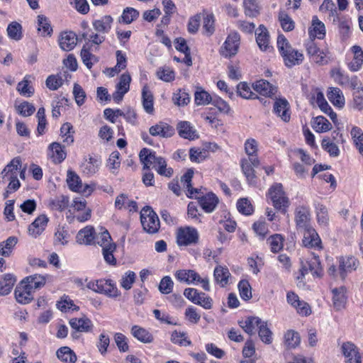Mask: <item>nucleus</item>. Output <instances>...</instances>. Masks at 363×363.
<instances>
[{"instance_id": "nucleus-20", "label": "nucleus", "mask_w": 363, "mask_h": 363, "mask_svg": "<svg viewBox=\"0 0 363 363\" xmlns=\"http://www.w3.org/2000/svg\"><path fill=\"white\" fill-rule=\"evenodd\" d=\"M194 176V171L189 169L181 178V182L183 184L184 187L187 190L186 195L189 198L198 199V194H201V189L193 188L191 185V179Z\"/></svg>"}, {"instance_id": "nucleus-24", "label": "nucleus", "mask_w": 363, "mask_h": 363, "mask_svg": "<svg viewBox=\"0 0 363 363\" xmlns=\"http://www.w3.org/2000/svg\"><path fill=\"white\" fill-rule=\"evenodd\" d=\"M333 303L336 311L345 308L347 303L346 289L344 286L335 288L332 290Z\"/></svg>"}, {"instance_id": "nucleus-16", "label": "nucleus", "mask_w": 363, "mask_h": 363, "mask_svg": "<svg viewBox=\"0 0 363 363\" xmlns=\"http://www.w3.org/2000/svg\"><path fill=\"white\" fill-rule=\"evenodd\" d=\"M21 167V160L19 157L13 158L3 169L0 174V182L6 183V178L13 176L18 177V169Z\"/></svg>"}, {"instance_id": "nucleus-64", "label": "nucleus", "mask_w": 363, "mask_h": 363, "mask_svg": "<svg viewBox=\"0 0 363 363\" xmlns=\"http://www.w3.org/2000/svg\"><path fill=\"white\" fill-rule=\"evenodd\" d=\"M238 289L240 297L243 300L248 301L252 298V288L248 281L241 280L238 284Z\"/></svg>"}, {"instance_id": "nucleus-25", "label": "nucleus", "mask_w": 363, "mask_h": 363, "mask_svg": "<svg viewBox=\"0 0 363 363\" xmlns=\"http://www.w3.org/2000/svg\"><path fill=\"white\" fill-rule=\"evenodd\" d=\"M198 199L200 206L206 213L213 212L219 201L218 198L213 193H208L205 196L199 197Z\"/></svg>"}, {"instance_id": "nucleus-17", "label": "nucleus", "mask_w": 363, "mask_h": 363, "mask_svg": "<svg viewBox=\"0 0 363 363\" xmlns=\"http://www.w3.org/2000/svg\"><path fill=\"white\" fill-rule=\"evenodd\" d=\"M358 265L357 259L354 257H342L340 259V277L344 279L347 272L355 270Z\"/></svg>"}, {"instance_id": "nucleus-40", "label": "nucleus", "mask_w": 363, "mask_h": 363, "mask_svg": "<svg viewBox=\"0 0 363 363\" xmlns=\"http://www.w3.org/2000/svg\"><path fill=\"white\" fill-rule=\"evenodd\" d=\"M15 282L16 279L11 274H5L0 281V295L6 296L9 294L11 291Z\"/></svg>"}, {"instance_id": "nucleus-7", "label": "nucleus", "mask_w": 363, "mask_h": 363, "mask_svg": "<svg viewBox=\"0 0 363 363\" xmlns=\"http://www.w3.org/2000/svg\"><path fill=\"white\" fill-rule=\"evenodd\" d=\"M299 232L303 234L302 244L305 247L318 250L323 249L321 239L312 226Z\"/></svg>"}, {"instance_id": "nucleus-9", "label": "nucleus", "mask_w": 363, "mask_h": 363, "mask_svg": "<svg viewBox=\"0 0 363 363\" xmlns=\"http://www.w3.org/2000/svg\"><path fill=\"white\" fill-rule=\"evenodd\" d=\"M295 222L298 232L311 227L310 211L307 207L301 206L296 208Z\"/></svg>"}, {"instance_id": "nucleus-42", "label": "nucleus", "mask_w": 363, "mask_h": 363, "mask_svg": "<svg viewBox=\"0 0 363 363\" xmlns=\"http://www.w3.org/2000/svg\"><path fill=\"white\" fill-rule=\"evenodd\" d=\"M213 96L201 88H198L194 94L195 104L198 106H205L211 103Z\"/></svg>"}, {"instance_id": "nucleus-55", "label": "nucleus", "mask_w": 363, "mask_h": 363, "mask_svg": "<svg viewBox=\"0 0 363 363\" xmlns=\"http://www.w3.org/2000/svg\"><path fill=\"white\" fill-rule=\"evenodd\" d=\"M208 155V152L205 149L191 148L189 150V158L191 162H201L203 161Z\"/></svg>"}, {"instance_id": "nucleus-41", "label": "nucleus", "mask_w": 363, "mask_h": 363, "mask_svg": "<svg viewBox=\"0 0 363 363\" xmlns=\"http://www.w3.org/2000/svg\"><path fill=\"white\" fill-rule=\"evenodd\" d=\"M312 128L318 133H323L330 130L332 125L325 117L317 116L312 122Z\"/></svg>"}, {"instance_id": "nucleus-2", "label": "nucleus", "mask_w": 363, "mask_h": 363, "mask_svg": "<svg viewBox=\"0 0 363 363\" xmlns=\"http://www.w3.org/2000/svg\"><path fill=\"white\" fill-rule=\"evenodd\" d=\"M140 221L143 230L149 234L159 231L160 223L157 215L150 206L144 207L140 211Z\"/></svg>"}, {"instance_id": "nucleus-18", "label": "nucleus", "mask_w": 363, "mask_h": 363, "mask_svg": "<svg viewBox=\"0 0 363 363\" xmlns=\"http://www.w3.org/2000/svg\"><path fill=\"white\" fill-rule=\"evenodd\" d=\"M95 230L92 226L87 225L81 229L77 236V242L80 245H92L95 240Z\"/></svg>"}, {"instance_id": "nucleus-15", "label": "nucleus", "mask_w": 363, "mask_h": 363, "mask_svg": "<svg viewBox=\"0 0 363 363\" xmlns=\"http://www.w3.org/2000/svg\"><path fill=\"white\" fill-rule=\"evenodd\" d=\"M149 133L152 136L167 138L174 134V129L172 126L164 122H159L150 128Z\"/></svg>"}, {"instance_id": "nucleus-4", "label": "nucleus", "mask_w": 363, "mask_h": 363, "mask_svg": "<svg viewBox=\"0 0 363 363\" xmlns=\"http://www.w3.org/2000/svg\"><path fill=\"white\" fill-rule=\"evenodd\" d=\"M139 156L143 164V169H149L152 166L157 171V168H160V166L164 165L166 162L164 157L157 156L155 152L147 148L142 149Z\"/></svg>"}, {"instance_id": "nucleus-50", "label": "nucleus", "mask_w": 363, "mask_h": 363, "mask_svg": "<svg viewBox=\"0 0 363 363\" xmlns=\"http://www.w3.org/2000/svg\"><path fill=\"white\" fill-rule=\"evenodd\" d=\"M69 238L68 231L65 226H58L54 235V244L55 245H65L67 243Z\"/></svg>"}, {"instance_id": "nucleus-61", "label": "nucleus", "mask_w": 363, "mask_h": 363, "mask_svg": "<svg viewBox=\"0 0 363 363\" xmlns=\"http://www.w3.org/2000/svg\"><path fill=\"white\" fill-rule=\"evenodd\" d=\"M243 4L246 16L255 17L259 13V6L257 0H244Z\"/></svg>"}, {"instance_id": "nucleus-33", "label": "nucleus", "mask_w": 363, "mask_h": 363, "mask_svg": "<svg viewBox=\"0 0 363 363\" xmlns=\"http://www.w3.org/2000/svg\"><path fill=\"white\" fill-rule=\"evenodd\" d=\"M49 150L51 151V157L54 162L61 163L66 158V152L64 147L59 143L54 142L49 145Z\"/></svg>"}, {"instance_id": "nucleus-53", "label": "nucleus", "mask_w": 363, "mask_h": 363, "mask_svg": "<svg viewBox=\"0 0 363 363\" xmlns=\"http://www.w3.org/2000/svg\"><path fill=\"white\" fill-rule=\"evenodd\" d=\"M112 238L108 232V230H105L103 232L96 235L95 240H94V244H97L102 249L109 245V244H113Z\"/></svg>"}, {"instance_id": "nucleus-13", "label": "nucleus", "mask_w": 363, "mask_h": 363, "mask_svg": "<svg viewBox=\"0 0 363 363\" xmlns=\"http://www.w3.org/2000/svg\"><path fill=\"white\" fill-rule=\"evenodd\" d=\"M32 291L26 284V281L22 280L15 289L16 301L22 304L28 303L33 298Z\"/></svg>"}, {"instance_id": "nucleus-59", "label": "nucleus", "mask_w": 363, "mask_h": 363, "mask_svg": "<svg viewBox=\"0 0 363 363\" xmlns=\"http://www.w3.org/2000/svg\"><path fill=\"white\" fill-rule=\"evenodd\" d=\"M259 336L262 341L266 344L272 342V333L267 325V323L262 320L259 326Z\"/></svg>"}, {"instance_id": "nucleus-47", "label": "nucleus", "mask_w": 363, "mask_h": 363, "mask_svg": "<svg viewBox=\"0 0 363 363\" xmlns=\"http://www.w3.org/2000/svg\"><path fill=\"white\" fill-rule=\"evenodd\" d=\"M241 167L242 172L245 177H247L248 182L250 184H252L255 181V175L254 167H255L250 161V158L248 159H242L241 161Z\"/></svg>"}, {"instance_id": "nucleus-46", "label": "nucleus", "mask_w": 363, "mask_h": 363, "mask_svg": "<svg viewBox=\"0 0 363 363\" xmlns=\"http://www.w3.org/2000/svg\"><path fill=\"white\" fill-rule=\"evenodd\" d=\"M23 281H26V284L31 290L39 289L45 284V277L39 274L27 277L23 279Z\"/></svg>"}, {"instance_id": "nucleus-31", "label": "nucleus", "mask_w": 363, "mask_h": 363, "mask_svg": "<svg viewBox=\"0 0 363 363\" xmlns=\"http://www.w3.org/2000/svg\"><path fill=\"white\" fill-rule=\"evenodd\" d=\"M311 38L323 39L325 35V28L323 23L318 20L316 16L313 17L312 25L308 30Z\"/></svg>"}, {"instance_id": "nucleus-51", "label": "nucleus", "mask_w": 363, "mask_h": 363, "mask_svg": "<svg viewBox=\"0 0 363 363\" xmlns=\"http://www.w3.org/2000/svg\"><path fill=\"white\" fill-rule=\"evenodd\" d=\"M18 239L14 236L9 237L4 242H0V255L9 256L13 247L17 244Z\"/></svg>"}, {"instance_id": "nucleus-21", "label": "nucleus", "mask_w": 363, "mask_h": 363, "mask_svg": "<svg viewBox=\"0 0 363 363\" xmlns=\"http://www.w3.org/2000/svg\"><path fill=\"white\" fill-rule=\"evenodd\" d=\"M69 325L74 330L81 333L89 332L93 328L91 320L86 316L70 319Z\"/></svg>"}, {"instance_id": "nucleus-45", "label": "nucleus", "mask_w": 363, "mask_h": 363, "mask_svg": "<svg viewBox=\"0 0 363 363\" xmlns=\"http://www.w3.org/2000/svg\"><path fill=\"white\" fill-rule=\"evenodd\" d=\"M328 99L338 107H342L345 104V99L341 90L339 88H331L328 94Z\"/></svg>"}, {"instance_id": "nucleus-27", "label": "nucleus", "mask_w": 363, "mask_h": 363, "mask_svg": "<svg viewBox=\"0 0 363 363\" xmlns=\"http://www.w3.org/2000/svg\"><path fill=\"white\" fill-rule=\"evenodd\" d=\"M113 18L109 15H106L100 19L93 21L92 25L94 30L99 33H108L112 26Z\"/></svg>"}, {"instance_id": "nucleus-58", "label": "nucleus", "mask_w": 363, "mask_h": 363, "mask_svg": "<svg viewBox=\"0 0 363 363\" xmlns=\"http://www.w3.org/2000/svg\"><path fill=\"white\" fill-rule=\"evenodd\" d=\"M238 92L244 99H253L257 98L256 93L252 91L250 86L245 82H240L237 86Z\"/></svg>"}, {"instance_id": "nucleus-54", "label": "nucleus", "mask_w": 363, "mask_h": 363, "mask_svg": "<svg viewBox=\"0 0 363 363\" xmlns=\"http://www.w3.org/2000/svg\"><path fill=\"white\" fill-rule=\"evenodd\" d=\"M73 126L69 123H64L60 128V133L62 137L65 138L63 142L67 145H71L74 142Z\"/></svg>"}, {"instance_id": "nucleus-49", "label": "nucleus", "mask_w": 363, "mask_h": 363, "mask_svg": "<svg viewBox=\"0 0 363 363\" xmlns=\"http://www.w3.org/2000/svg\"><path fill=\"white\" fill-rule=\"evenodd\" d=\"M279 21L284 31H291L295 28V23L292 18L284 11L279 13Z\"/></svg>"}, {"instance_id": "nucleus-12", "label": "nucleus", "mask_w": 363, "mask_h": 363, "mask_svg": "<svg viewBox=\"0 0 363 363\" xmlns=\"http://www.w3.org/2000/svg\"><path fill=\"white\" fill-rule=\"evenodd\" d=\"M48 218L43 214L37 217L35 220L30 223L28 228V233L31 237L36 238L45 230L48 223Z\"/></svg>"}, {"instance_id": "nucleus-56", "label": "nucleus", "mask_w": 363, "mask_h": 363, "mask_svg": "<svg viewBox=\"0 0 363 363\" xmlns=\"http://www.w3.org/2000/svg\"><path fill=\"white\" fill-rule=\"evenodd\" d=\"M7 33L10 38L19 40L22 38V27L17 22L11 23L7 28Z\"/></svg>"}, {"instance_id": "nucleus-10", "label": "nucleus", "mask_w": 363, "mask_h": 363, "mask_svg": "<svg viewBox=\"0 0 363 363\" xmlns=\"http://www.w3.org/2000/svg\"><path fill=\"white\" fill-rule=\"evenodd\" d=\"M342 352L345 357V363H362V357L357 347L352 342H344L341 347Z\"/></svg>"}, {"instance_id": "nucleus-43", "label": "nucleus", "mask_w": 363, "mask_h": 363, "mask_svg": "<svg viewBox=\"0 0 363 363\" xmlns=\"http://www.w3.org/2000/svg\"><path fill=\"white\" fill-rule=\"evenodd\" d=\"M143 106L145 111L150 114L154 112L153 96L147 86H144L142 91Z\"/></svg>"}, {"instance_id": "nucleus-52", "label": "nucleus", "mask_w": 363, "mask_h": 363, "mask_svg": "<svg viewBox=\"0 0 363 363\" xmlns=\"http://www.w3.org/2000/svg\"><path fill=\"white\" fill-rule=\"evenodd\" d=\"M285 344L288 348H295L301 342L299 334L294 330H289L284 335Z\"/></svg>"}, {"instance_id": "nucleus-28", "label": "nucleus", "mask_w": 363, "mask_h": 363, "mask_svg": "<svg viewBox=\"0 0 363 363\" xmlns=\"http://www.w3.org/2000/svg\"><path fill=\"white\" fill-rule=\"evenodd\" d=\"M245 150L250 158V161L255 167H258L259 161L257 157V143L255 139H247L245 143Z\"/></svg>"}, {"instance_id": "nucleus-19", "label": "nucleus", "mask_w": 363, "mask_h": 363, "mask_svg": "<svg viewBox=\"0 0 363 363\" xmlns=\"http://www.w3.org/2000/svg\"><path fill=\"white\" fill-rule=\"evenodd\" d=\"M252 88L256 93L268 97H272L277 91V88L264 79L257 81L252 84Z\"/></svg>"}, {"instance_id": "nucleus-35", "label": "nucleus", "mask_w": 363, "mask_h": 363, "mask_svg": "<svg viewBox=\"0 0 363 363\" xmlns=\"http://www.w3.org/2000/svg\"><path fill=\"white\" fill-rule=\"evenodd\" d=\"M99 164L100 160L98 158L90 156L82 163V169L84 173L92 175L98 171Z\"/></svg>"}, {"instance_id": "nucleus-8", "label": "nucleus", "mask_w": 363, "mask_h": 363, "mask_svg": "<svg viewBox=\"0 0 363 363\" xmlns=\"http://www.w3.org/2000/svg\"><path fill=\"white\" fill-rule=\"evenodd\" d=\"M199 240L197 230L191 227L180 228L177 235V242L179 246H187L196 244Z\"/></svg>"}, {"instance_id": "nucleus-48", "label": "nucleus", "mask_w": 363, "mask_h": 363, "mask_svg": "<svg viewBox=\"0 0 363 363\" xmlns=\"http://www.w3.org/2000/svg\"><path fill=\"white\" fill-rule=\"evenodd\" d=\"M116 250V243L109 244V245L102 249V255L105 262L115 266L116 264V259L113 255V252Z\"/></svg>"}, {"instance_id": "nucleus-1", "label": "nucleus", "mask_w": 363, "mask_h": 363, "mask_svg": "<svg viewBox=\"0 0 363 363\" xmlns=\"http://www.w3.org/2000/svg\"><path fill=\"white\" fill-rule=\"evenodd\" d=\"M277 48L286 67H291L302 63L303 60V55L294 49L291 46L288 40L282 34L278 35Z\"/></svg>"}, {"instance_id": "nucleus-38", "label": "nucleus", "mask_w": 363, "mask_h": 363, "mask_svg": "<svg viewBox=\"0 0 363 363\" xmlns=\"http://www.w3.org/2000/svg\"><path fill=\"white\" fill-rule=\"evenodd\" d=\"M14 108L17 113L23 117H28L31 116L35 111V106L28 101H23L18 103L16 101Z\"/></svg>"}, {"instance_id": "nucleus-63", "label": "nucleus", "mask_w": 363, "mask_h": 363, "mask_svg": "<svg viewBox=\"0 0 363 363\" xmlns=\"http://www.w3.org/2000/svg\"><path fill=\"white\" fill-rule=\"evenodd\" d=\"M172 100L175 105L184 106L189 103L190 97L187 92L179 89L174 94Z\"/></svg>"}, {"instance_id": "nucleus-29", "label": "nucleus", "mask_w": 363, "mask_h": 363, "mask_svg": "<svg viewBox=\"0 0 363 363\" xmlns=\"http://www.w3.org/2000/svg\"><path fill=\"white\" fill-rule=\"evenodd\" d=\"M317 222L320 226L325 228L329 225L330 218L328 208L320 203L315 205Z\"/></svg>"}, {"instance_id": "nucleus-62", "label": "nucleus", "mask_w": 363, "mask_h": 363, "mask_svg": "<svg viewBox=\"0 0 363 363\" xmlns=\"http://www.w3.org/2000/svg\"><path fill=\"white\" fill-rule=\"evenodd\" d=\"M109 281V279H99L96 280L95 281H89L86 284V287L89 289H91L95 292L99 293V294H104L106 291V288H107L108 283Z\"/></svg>"}, {"instance_id": "nucleus-34", "label": "nucleus", "mask_w": 363, "mask_h": 363, "mask_svg": "<svg viewBox=\"0 0 363 363\" xmlns=\"http://www.w3.org/2000/svg\"><path fill=\"white\" fill-rule=\"evenodd\" d=\"M57 357L65 363H74L77 361V355L69 347H62L56 352Z\"/></svg>"}, {"instance_id": "nucleus-32", "label": "nucleus", "mask_w": 363, "mask_h": 363, "mask_svg": "<svg viewBox=\"0 0 363 363\" xmlns=\"http://www.w3.org/2000/svg\"><path fill=\"white\" fill-rule=\"evenodd\" d=\"M131 334L134 337L143 343H151L154 340L152 335L149 331L138 325H133L132 327Z\"/></svg>"}, {"instance_id": "nucleus-36", "label": "nucleus", "mask_w": 363, "mask_h": 363, "mask_svg": "<svg viewBox=\"0 0 363 363\" xmlns=\"http://www.w3.org/2000/svg\"><path fill=\"white\" fill-rule=\"evenodd\" d=\"M177 128L179 135L185 139L194 140L197 138L196 131L193 130L190 123L186 121L180 122L178 124Z\"/></svg>"}, {"instance_id": "nucleus-3", "label": "nucleus", "mask_w": 363, "mask_h": 363, "mask_svg": "<svg viewBox=\"0 0 363 363\" xmlns=\"http://www.w3.org/2000/svg\"><path fill=\"white\" fill-rule=\"evenodd\" d=\"M269 195L272 201L274 207L285 213L289 206V198L286 196L283 190V186L280 183H277L269 189Z\"/></svg>"}, {"instance_id": "nucleus-60", "label": "nucleus", "mask_w": 363, "mask_h": 363, "mask_svg": "<svg viewBox=\"0 0 363 363\" xmlns=\"http://www.w3.org/2000/svg\"><path fill=\"white\" fill-rule=\"evenodd\" d=\"M67 183L69 188L73 191H77L79 186L82 184L79 177L74 172L69 170L67 172Z\"/></svg>"}, {"instance_id": "nucleus-37", "label": "nucleus", "mask_w": 363, "mask_h": 363, "mask_svg": "<svg viewBox=\"0 0 363 363\" xmlns=\"http://www.w3.org/2000/svg\"><path fill=\"white\" fill-rule=\"evenodd\" d=\"M352 50L354 53V59L349 66L352 71H357L363 63V50L357 45L353 46Z\"/></svg>"}, {"instance_id": "nucleus-6", "label": "nucleus", "mask_w": 363, "mask_h": 363, "mask_svg": "<svg viewBox=\"0 0 363 363\" xmlns=\"http://www.w3.org/2000/svg\"><path fill=\"white\" fill-rule=\"evenodd\" d=\"M184 295L191 302L202 306L205 309H211L212 308V299L206 294L199 292L196 289H186L184 291Z\"/></svg>"}, {"instance_id": "nucleus-23", "label": "nucleus", "mask_w": 363, "mask_h": 363, "mask_svg": "<svg viewBox=\"0 0 363 363\" xmlns=\"http://www.w3.org/2000/svg\"><path fill=\"white\" fill-rule=\"evenodd\" d=\"M256 42L263 51H267L272 48L269 46V35L267 29L262 25H260L255 30Z\"/></svg>"}, {"instance_id": "nucleus-57", "label": "nucleus", "mask_w": 363, "mask_h": 363, "mask_svg": "<svg viewBox=\"0 0 363 363\" xmlns=\"http://www.w3.org/2000/svg\"><path fill=\"white\" fill-rule=\"evenodd\" d=\"M38 30L43 35H50L52 32L49 20L43 15L38 16Z\"/></svg>"}, {"instance_id": "nucleus-14", "label": "nucleus", "mask_w": 363, "mask_h": 363, "mask_svg": "<svg viewBox=\"0 0 363 363\" xmlns=\"http://www.w3.org/2000/svg\"><path fill=\"white\" fill-rule=\"evenodd\" d=\"M301 274L304 276L308 274V272H311L313 275L320 276L322 272V267L320 266V261L318 255H315L313 253V257L311 260L306 261V264H303V262H301Z\"/></svg>"}, {"instance_id": "nucleus-44", "label": "nucleus", "mask_w": 363, "mask_h": 363, "mask_svg": "<svg viewBox=\"0 0 363 363\" xmlns=\"http://www.w3.org/2000/svg\"><path fill=\"white\" fill-rule=\"evenodd\" d=\"M189 274V284H202V287L205 291H210L209 280L207 277L201 278L199 274L194 270H188Z\"/></svg>"}, {"instance_id": "nucleus-5", "label": "nucleus", "mask_w": 363, "mask_h": 363, "mask_svg": "<svg viewBox=\"0 0 363 363\" xmlns=\"http://www.w3.org/2000/svg\"><path fill=\"white\" fill-rule=\"evenodd\" d=\"M240 44V36L238 32H231L228 35L223 46L220 48V53L225 57H231L235 55Z\"/></svg>"}, {"instance_id": "nucleus-22", "label": "nucleus", "mask_w": 363, "mask_h": 363, "mask_svg": "<svg viewBox=\"0 0 363 363\" xmlns=\"http://www.w3.org/2000/svg\"><path fill=\"white\" fill-rule=\"evenodd\" d=\"M213 277L218 284L221 287H225L229 284L231 274L227 267L218 265L214 269Z\"/></svg>"}, {"instance_id": "nucleus-26", "label": "nucleus", "mask_w": 363, "mask_h": 363, "mask_svg": "<svg viewBox=\"0 0 363 363\" xmlns=\"http://www.w3.org/2000/svg\"><path fill=\"white\" fill-rule=\"evenodd\" d=\"M77 43V37L72 31L62 33L59 39L60 47L65 51H70L74 49Z\"/></svg>"}, {"instance_id": "nucleus-11", "label": "nucleus", "mask_w": 363, "mask_h": 363, "mask_svg": "<svg viewBox=\"0 0 363 363\" xmlns=\"http://www.w3.org/2000/svg\"><path fill=\"white\" fill-rule=\"evenodd\" d=\"M274 112L285 123L289 122L291 119L290 106L285 99H277L274 103Z\"/></svg>"}, {"instance_id": "nucleus-39", "label": "nucleus", "mask_w": 363, "mask_h": 363, "mask_svg": "<svg viewBox=\"0 0 363 363\" xmlns=\"http://www.w3.org/2000/svg\"><path fill=\"white\" fill-rule=\"evenodd\" d=\"M350 135L354 144L359 152L363 156V131L357 127L353 126L350 131Z\"/></svg>"}, {"instance_id": "nucleus-30", "label": "nucleus", "mask_w": 363, "mask_h": 363, "mask_svg": "<svg viewBox=\"0 0 363 363\" xmlns=\"http://www.w3.org/2000/svg\"><path fill=\"white\" fill-rule=\"evenodd\" d=\"M261 323L262 320L255 316L248 317L245 320L238 322L239 325L250 335L255 334V328L259 327Z\"/></svg>"}]
</instances>
